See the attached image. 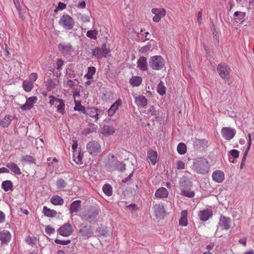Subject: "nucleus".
<instances>
[{"mask_svg":"<svg viewBox=\"0 0 254 254\" xmlns=\"http://www.w3.org/2000/svg\"><path fill=\"white\" fill-rule=\"evenodd\" d=\"M137 67L141 71L147 70V59L144 57H141L137 62Z\"/></svg>","mask_w":254,"mask_h":254,"instance_id":"nucleus-24","label":"nucleus"},{"mask_svg":"<svg viewBox=\"0 0 254 254\" xmlns=\"http://www.w3.org/2000/svg\"><path fill=\"white\" fill-rule=\"evenodd\" d=\"M193 145L195 150L198 151H202L208 147V141L205 139H196L194 142Z\"/></svg>","mask_w":254,"mask_h":254,"instance_id":"nucleus-13","label":"nucleus"},{"mask_svg":"<svg viewBox=\"0 0 254 254\" xmlns=\"http://www.w3.org/2000/svg\"><path fill=\"white\" fill-rule=\"evenodd\" d=\"M155 212L157 216H161L164 212L163 206H158L155 210Z\"/></svg>","mask_w":254,"mask_h":254,"instance_id":"nucleus-58","label":"nucleus"},{"mask_svg":"<svg viewBox=\"0 0 254 254\" xmlns=\"http://www.w3.org/2000/svg\"><path fill=\"white\" fill-rule=\"evenodd\" d=\"M13 183L9 180L3 181L1 184V188L5 191L13 190Z\"/></svg>","mask_w":254,"mask_h":254,"instance_id":"nucleus-34","label":"nucleus"},{"mask_svg":"<svg viewBox=\"0 0 254 254\" xmlns=\"http://www.w3.org/2000/svg\"><path fill=\"white\" fill-rule=\"evenodd\" d=\"M70 240H60L58 239H57L55 240V242L57 244H60L62 245H66L69 244L70 243Z\"/></svg>","mask_w":254,"mask_h":254,"instance_id":"nucleus-55","label":"nucleus"},{"mask_svg":"<svg viewBox=\"0 0 254 254\" xmlns=\"http://www.w3.org/2000/svg\"><path fill=\"white\" fill-rule=\"evenodd\" d=\"M188 211L184 210L181 212V218L179 220V225L182 226H186L188 224Z\"/></svg>","mask_w":254,"mask_h":254,"instance_id":"nucleus-27","label":"nucleus"},{"mask_svg":"<svg viewBox=\"0 0 254 254\" xmlns=\"http://www.w3.org/2000/svg\"><path fill=\"white\" fill-rule=\"evenodd\" d=\"M181 189H190L192 187V183L187 176H183L179 181Z\"/></svg>","mask_w":254,"mask_h":254,"instance_id":"nucleus-18","label":"nucleus"},{"mask_svg":"<svg viewBox=\"0 0 254 254\" xmlns=\"http://www.w3.org/2000/svg\"><path fill=\"white\" fill-rule=\"evenodd\" d=\"M38 77V75L37 73L32 72L30 74V75L29 76V79L28 80H29L34 83L37 80Z\"/></svg>","mask_w":254,"mask_h":254,"instance_id":"nucleus-50","label":"nucleus"},{"mask_svg":"<svg viewBox=\"0 0 254 254\" xmlns=\"http://www.w3.org/2000/svg\"><path fill=\"white\" fill-rule=\"evenodd\" d=\"M59 49L64 54H68L73 51V49L70 43H61L59 45Z\"/></svg>","mask_w":254,"mask_h":254,"instance_id":"nucleus-22","label":"nucleus"},{"mask_svg":"<svg viewBox=\"0 0 254 254\" xmlns=\"http://www.w3.org/2000/svg\"><path fill=\"white\" fill-rule=\"evenodd\" d=\"M157 93L162 96L166 94V88L164 85V83L162 81H160L156 87Z\"/></svg>","mask_w":254,"mask_h":254,"instance_id":"nucleus-38","label":"nucleus"},{"mask_svg":"<svg viewBox=\"0 0 254 254\" xmlns=\"http://www.w3.org/2000/svg\"><path fill=\"white\" fill-rule=\"evenodd\" d=\"M231 227V219L221 215L218 224L217 225V231L219 230H228Z\"/></svg>","mask_w":254,"mask_h":254,"instance_id":"nucleus-6","label":"nucleus"},{"mask_svg":"<svg viewBox=\"0 0 254 254\" xmlns=\"http://www.w3.org/2000/svg\"><path fill=\"white\" fill-rule=\"evenodd\" d=\"M81 201L76 200L72 202L69 207V211L70 213H77L81 207Z\"/></svg>","mask_w":254,"mask_h":254,"instance_id":"nucleus-26","label":"nucleus"},{"mask_svg":"<svg viewBox=\"0 0 254 254\" xmlns=\"http://www.w3.org/2000/svg\"><path fill=\"white\" fill-rule=\"evenodd\" d=\"M178 153L180 155H184L187 152V146L183 142H180L177 146Z\"/></svg>","mask_w":254,"mask_h":254,"instance_id":"nucleus-40","label":"nucleus"},{"mask_svg":"<svg viewBox=\"0 0 254 254\" xmlns=\"http://www.w3.org/2000/svg\"><path fill=\"white\" fill-rule=\"evenodd\" d=\"M147 157L153 165H155L156 163L157 153L155 151L149 150L147 152Z\"/></svg>","mask_w":254,"mask_h":254,"instance_id":"nucleus-35","label":"nucleus"},{"mask_svg":"<svg viewBox=\"0 0 254 254\" xmlns=\"http://www.w3.org/2000/svg\"><path fill=\"white\" fill-rule=\"evenodd\" d=\"M115 169L117 170L120 171L121 172L125 171L126 170V164L123 163V162H121L119 161H116L115 164Z\"/></svg>","mask_w":254,"mask_h":254,"instance_id":"nucleus-46","label":"nucleus"},{"mask_svg":"<svg viewBox=\"0 0 254 254\" xmlns=\"http://www.w3.org/2000/svg\"><path fill=\"white\" fill-rule=\"evenodd\" d=\"M45 231L47 234L51 235L55 232V229L50 226H47L45 228Z\"/></svg>","mask_w":254,"mask_h":254,"instance_id":"nucleus-59","label":"nucleus"},{"mask_svg":"<svg viewBox=\"0 0 254 254\" xmlns=\"http://www.w3.org/2000/svg\"><path fill=\"white\" fill-rule=\"evenodd\" d=\"M72 141H73V144H72V149L73 150V151H74V153L76 152V149H77V146H78V143H77V141L76 140H72Z\"/></svg>","mask_w":254,"mask_h":254,"instance_id":"nucleus-60","label":"nucleus"},{"mask_svg":"<svg viewBox=\"0 0 254 254\" xmlns=\"http://www.w3.org/2000/svg\"><path fill=\"white\" fill-rule=\"evenodd\" d=\"M169 192L164 187H161L158 189L155 193V196L159 198H165L168 196Z\"/></svg>","mask_w":254,"mask_h":254,"instance_id":"nucleus-21","label":"nucleus"},{"mask_svg":"<svg viewBox=\"0 0 254 254\" xmlns=\"http://www.w3.org/2000/svg\"><path fill=\"white\" fill-rule=\"evenodd\" d=\"M98 215L97 210L93 208L88 209L82 213L81 218L82 220L91 222L93 221Z\"/></svg>","mask_w":254,"mask_h":254,"instance_id":"nucleus-9","label":"nucleus"},{"mask_svg":"<svg viewBox=\"0 0 254 254\" xmlns=\"http://www.w3.org/2000/svg\"><path fill=\"white\" fill-rule=\"evenodd\" d=\"M6 166L14 174L18 175L21 174L20 169L15 163L13 162L8 163Z\"/></svg>","mask_w":254,"mask_h":254,"instance_id":"nucleus-30","label":"nucleus"},{"mask_svg":"<svg viewBox=\"0 0 254 254\" xmlns=\"http://www.w3.org/2000/svg\"><path fill=\"white\" fill-rule=\"evenodd\" d=\"M151 12L154 14L152 20L156 23L159 22L166 14V10L164 8H153L151 9Z\"/></svg>","mask_w":254,"mask_h":254,"instance_id":"nucleus-11","label":"nucleus"},{"mask_svg":"<svg viewBox=\"0 0 254 254\" xmlns=\"http://www.w3.org/2000/svg\"><path fill=\"white\" fill-rule=\"evenodd\" d=\"M58 233L62 236L67 237L70 236L72 232L73 228L71 224L65 223L61 226L58 230Z\"/></svg>","mask_w":254,"mask_h":254,"instance_id":"nucleus-14","label":"nucleus"},{"mask_svg":"<svg viewBox=\"0 0 254 254\" xmlns=\"http://www.w3.org/2000/svg\"><path fill=\"white\" fill-rule=\"evenodd\" d=\"M181 194L184 196L189 198H192L194 196L195 193L193 190H191L190 189H181Z\"/></svg>","mask_w":254,"mask_h":254,"instance_id":"nucleus-37","label":"nucleus"},{"mask_svg":"<svg viewBox=\"0 0 254 254\" xmlns=\"http://www.w3.org/2000/svg\"><path fill=\"white\" fill-rule=\"evenodd\" d=\"M11 121V116L9 115L5 116L3 120L0 122V125L3 127L8 126Z\"/></svg>","mask_w":254,"mask_h":254,"instance_id":"nucleus-44","label":"nucleus"},{"mask_svg":"<svg viewBox=\"0 0 254 254\" xmlns=\"http://www.w3.org/2000/svg\"><path fill=\"white\" fill-rule=\"evenodd\" d=\"M66 71V76L67 78H72L76 77V74L74 70L70 68H67Z\"/></svg>","mask_w":254,"mask_h":254,"instance_id":"nucleus-49","label":"nucleus"},{"mask_svg":"<svg viewBox=\"0 0 254 254\" xmlns=\"http://www.w3.org/2000/svg\"><path fill=\"white\" fill-rule=\"evenodd\" d=\"M213 212L212 210L206 209L198 212V216L201 221H206L212 217Z\"/></svg>","mask_w":254,"mask_h":254,"instance_id":"nucleus-16","label":"nucleus"},{"mask_svg":"<svg viewBox=\"0 0 254 254\" xmlns=\"http://www.w3.org/2000/svg\"><path fill=\"white\" fill-rule=\"evenodd\" d=\"M83 153H81V152H75L73 151V160L77 164H82V159H83Z\"/></svg>","mask_w":254,"mask_h":254,"instance_id":"nucleus-36","label":"nucleus"},{"mask_svg":"<svg viewBox=\"0 0 254 254\" xmlns=\"http://www.w3.org/2000/svg\"><path fill=\"white\" fill-rule=\"evenodd\" d=\"M50 99L49 104L51 105H54V102L59 103L57 106V112L62 115L65 113V104L64 100L58 98L54 96L50 95L49 97Z\"/></svg>","mask_w":254,"mask_h":254,"instance_id":"nucleus-8","label":"nucleus"},{"mask_svg":"<svg viewBox=\"0 0 254 254\" xmlns=\"http://www.w3.org/2000/svg\"><path fill=\"white\" fill-rule=\"evenodd\" d=\"M43 212L44 215L48 217H55L57 215V212L54 210L48 208L47 206H44Z\"/></svg>","mask_w":254,"mask_h":254,"instance_id":"nucleus-31","label":"nucleus"},{"mask_svg":"<svg viewBox=\"0 0 254 254\" xmlns=\"http://www.w3.org/2000/svg\"><path fill=\"white\" fill-rule=\"evenodd\" d=\"M115 131V128L113 126H104L102 128V133L106 136L112 135Z\"/></svg>","mask_w":254,"mask_h":254,"instance_id":"nucleus-32","label":"nucleus"},{"mask_svg":"<svg viewBox=\"0 0 254 254\" xmlns=\"http://www.w3.org/2000/svg\"><path fill=\"white\" fill-rule=\"evenodd\" d=\"M128 210L131 212H135L138 210L137 205L134 203H131L128 205Z\"/></svg>","mask_w":254,"mask_h":254,"instance_id":"nucleus-51","label":"nucleus"},{"mask_svg":"<svg viewBox=\"0 0 254 254\" xmlns=\"http://www.w3.org/2000/svg\"><path fill=\"white\" fill-rule=\"evenodd\" d=\"M248 146H247V148L245 151V152L243 154V158H242V159H243V160H246V157L248 154V152L250 149V148H251V146L252 143V135L250 133H249L248 134Z\"/></svg>","mask_w":254,"mask_h":254,"instance_id":"nucleus-39","label":"nucleus"},{"mask_svg":"<svg viewBox=\"0 0 254 254\" xmlns=\"http://www.w3.org/2000/svg\"><path fill=\"white\" fill-rule=\"evenodd\" d=\"M176 166L178 170H182L185 169V164L183 161L178 160L176 162Z\"/></svg>","mask_w":254,"mask_h":254,"instance_id":"nucleus-56","label":"nucleus"},{"mask_svg":"<svg viewBox=\"0 0 254 254\" xmlns=\"http://www.w3.org/2000/svg\"><path fill=\"white\" fill-rule=\"evenodd\" d=\"M238 242L242 244L244 246H246L247 245V239L245 238H242L240 239Z\"/></svg>","mask_w":254,"mask_h":254,"instance_id":"nucleus-63","label":"nucleus"},{"mask_svg":"<svg viewBox=\"0 0 254 254\" xmlns=\"http://www.w3.org/2000/svg\"><path fill=\"white\" fill-rule=\"evenodd\" d=\"M23 90L26 92H30L34 88V83L28 80H24L22 83Z\"/></svg>","mask_w":254,"mask_h":254,"instance_id":"nucleus-33","label":"nucleus"},{"mask_svg":"<svg viewBox=\"0 0 254 254\" xmlns=\"http://www.w3.org/2000/svg\"><path fill=\"white\" fill-rule=\"evenodd\" d=\"M60 80L59 79L49 78L45 82L46 88L48 91H51L59 85Z\"/></svg>","mask_w":254,"mask_h":254,"instance_id":"nucleus-17","label":"nucleus"},{"mask_svg":"<svg viewBox=\"0 0 254 254\" xmlns=\"http://www.w3.org/2000/svg\"><path fill=\"white\" fill-rule=\"evenodd\" d=\"M229 153L232 156L233 159H236L239 156V151L235 149L230 150Z\"/></svg>","mask_w":254,"mask_h":254,"instance_id":"nucleus-52","label":"nucleus"},{"mask_svg":"<svg viewBox=\"0 0 254 254\" xmlns=\"http://www.w3.org/2000/svg\"><path fill=\"white\" fill-rule=\"evenodd\" d=\"M87 121L91 123H98V120L105 114L103 110L94 107L87 108L85 111Z\"/></svg>","mask_w":254,"mask_h":254,"instance_id":"nucleus-2","label":"nucleus"},{"mask_svg":"<svg viewBox=\"0 0 254 254\" xmlns=\"http://www.w3.org/2000/svg\"><path fill=\"white\" fill-rule=\"evenodd\" d=\"M67 84L70 87L72 88L75 86V83L73 80L68 79L67 81Z\"/></svg>","mask_w":254,"mask_h":254,"instance_id":"nucleus-64","label":"nucleus"},{"mask_svg":"<svg viewBox=\"0 0 254 254\" xmlns=\"http://www.w3.org/2000/svg\"><path fill=\"white\" fill-rule=\"evenodd\" d=\"M98 32L96 30H89L87 32L86 36L92 39H96Z\"/></svg>","mask_w":254,"mask_h":254,"instance_id":"nucleus-48","label":"nucleus"},{"mask_svg":"<svg viewBox=\"0 0 254 254\" xmlns=\"http://www.w3.org/2000/svg\"><path fill=\"white\" fill-rule=\"evenodd\" d=\"M86 6V3L84 1L79 2L78 4V8H84Z\"/></svg>","mask_w":254,"mask_h":254,"instance_id":"nucleus-62","label":"nucleus"},{"mask_svg":"<svg viewBox=\"0 0 254 254\" xmlns=\"http://www.w3.org/2000/svg\"><path fill=\"white\" fill-rule=\"evenodd\" d=\"M57 186L59 190H62L65 188L66 186V182L62 179H59L57 181Z\"/></svg>","mask_w":254,"mask_h":254,"instance_id":"nucleus-45","label":"nucleus"},{"mask_svg":"<svg viewBox=\"0 0 254 254\" xmlns=\"http://www.w3.org/2000/svg\"><path fill=\"white\" fill-rule=\"evenodd\" d=\"M0 239L2 244L8 243L11 239V234L7 230H3L0 232Z\"/></svg>","mask_w":254,"mask_h":254,"instance_id":"nucleus-25","label":"nucleus"},{"mask_svg":"<svg viewBox=\"0 0 254 254\" xmlns=\"http://www.w3.org/2000/svg\"><path fill=\"white\" fill-rule=\"evenodd\" d=\"M50 201L54 205H62L64 203V199L58 195H54L51 198Z\"/></svg>","mask_w":254,"mask_h":254,"instance_id":"nucleus-29","label":"nucleus"},{"mask_svg":"<svg viewBox=\"0 0 254 254\" xmlns=\"http://www.w3.org/2000/svg\"><path fill=\"white\" fill-rule=\"evenodd\" d=\"M21 160L22 161L33 162L34 161V159L30 155H25L22 157Z\"/></svg>","mask_w":254,"mask_h":254,"instance_id":"nucleus-57","label":"nucleus"},{"mask_svg":"<svg viewBox=\"0 0 254 254\" xmlns=\"http://www.w3.org/2000/svg\"><path fill=\"white\" fill-rule=\"evenodd\" d=\"M192 168L195 173L205 175L209 172L210 165L206 158L198 157L193 160Z\"/></svg>","mask_w":254,"mask_h":254,"instance_id":"nucleus-1","label":"nucleus"},{"mask_svg":"<svg viewBox=\"0 0 254 254\" xmlns=\"http://www.w3.org/2000/svg\"><path fill=\"white\" fill-rule=\"evenodd\" d=\"M212 177L214 182L222 183L225 178L224 173L222 171L216 170L212 173Z\"/></svg>","mask_w":254,"mask_h":254,"instance_id":"nucleus-19","label":"nucleus"},{"mask_svg":"<svg viewBox=\"0 0 254 254\" xmlns=\"http://www.w3.org/2000/svg\"><path fill=\"white\" fill-rule=\"evenodd\" d=\"M142 79L139 76H132L129 79V83L133 87L138 86L142 83Z\"/></svg>","mask_w":254,"mask_h":254,"instance_id":"nucleus-28","label":"nucleus"},{"mask_svg":"<svg viewBox=\"0 0 254 254\" xmlns=\"http://www.w3.org/2000/svg\"><path fill=\"white\" fill-rule=\"evenodd\" d=\"M103 191L107 196H111L112 194V188L108 184H105L103 187Z\"/></svg>","mask_w":254,"mask_h":254,"instance_id":"nucleus-42","label":"nucleus"},{"mask_svg":"<svg viewBox=\"0 0 254 254\" xmlns=\"http://www.w3.org/2000/svg\"><path fill=\"white\" fill-rule=\"evenodd\" d=\"M64 64V62L61 59H58L56 62V68L57 70H60L62 69V67Z\"/></svg>","mask_w":254,"mask_h":254,"instance_id":"nucleus-53","label":"nucleus"},{"mask_svg":"<svg viewBox=\"0 0 254 254\" xmlns=\"http://www.w3.org/2000/svg\"><path fill=\"white\" fill-rule=\"evenodd\" d=\"M38 98L36 96H32L28 98L26 103L21 107L23 111L29 110L32 109L34 104L37 102Z\"/></svg>","mask_w":254,"mask_h":254,"instance_id":"nucleus-15","label":"nucleus"},{"mask_svg":"<svg viewBox=\"0 0 254 254\" xmlns=\"http://www.w3.org/2000/svg\"><path fill=\"white\" fill-rule=\"evenodd\" d=\"M75 106L74 107V111H81L84 114H85V111H86V108H85L84 106H83L80 102L76 101L75 100H74Z\"/></svg>","mask_w":254,"mask_h":254,"instance_id":"nucleus-43","label":"nucleus"},{"mask_svg":"<svg viewBox=\"0 0 254 254\" xmlns=\"http://www.w3.org/2000/svg\"><path fill=\"white\" fill-rule=\"evenodd\" d=\"M96 68L94 66L89 67L87 73L84 75V77L87 79H91L93 78V75L95 73Z\"/></svg>","mask_w":254,"mask_h":254,"instance_id":"nucleus-41","label":"nucleus"},{"mask_svg":"<svg viewBox=\"0 0 254 254\" xmlns=\"http://www.w3.org/2000/svg\"><path fill=\"white\" fill-rule=\"evenodd\" d=\"M25 242L28 244L33 246L37 242V239L35 237L28 236L25 239Z\"/></svg>","mask_w":254,"mask_h":254,"instance_id":"nucleus-47","label":"nucleus"},{"mask_svg":"<svg viewBox=\"0 0 254 254\" xmlns=\"http://www.w3.org/2000/svg\"><path fill=\"white\" fill-rule=\"evenodd\" d=\"M217 71L220 76L225 81L230 79L229 74L231 71L230 66L225 63L218 64L217 67Z\"/></svg>","mask_w":254,"mask_h":254,"instance_id":"nucleus-4","label":"nucleus"},{"mask_svg":"<svg viewBox=\"0 0 254 254\" xmlns=\"http://www.w3.org/2000/svg\"><path fill=\"white\" fill-rule=\"evenodd\" d=\"M74 20L68 14L62 16L59 21V24L66 30H71L74 25Z\"/></svg>","mask_w":254,"mask_h":254,"instance_id":"nucleus-7","label":"nucleus"},{"mask_svg":"<svg viewBox=\"0 0 254 254\" xmlns=\"http://www.w3.org/2000/svg\"><path fill=\"white\" fill-rule=\"evenodd\" d=\"M221 132L222 137L227 140L232 139L236 133V130L231 127H223Z\"/></svg>","mask_w":254,"mask_h":254,"instance_id":"nucleus-12","label":"nucleus"},{"mask_svg":"<svg viewBox=\"0 0 254 254\" xmlns=\"http://www.w3.org/2000/svg\"><path fill=\"white\" fill-rule=\"evenodd\" d=\"M152 47V44L149 42L146 45L141 47L140 51L142 53H146L149 51Z\"/></svg>","mask_w":254,"mask_h":254,"instance_id":"nucleus-54","label":"nucleus"},{"mask_svg":"<svg viewBox=\"0 0 254 254\" xmlns=\"http://www.w3.org/2000/svg\"><path fill=\"white\" fill-rule=\"evenodd\" d=\"M86 149L89 153L92 155H96L101 152V146L98 142L95 141L88 143Z\"/></svg>","mask_w":254,"mask_h":254,"instance_id":"nucleus-10","label":"nucleus"},{"mask_svg":"<svg viewBox=\"0 0 254 254\" xmlns=\"http://www.w3.org/2000/svg\"><path fill=\"white\" fill-rule=\"evenodd\" d=\"M110 52V49L107 47L106 44H103L101 48H93L91 50L92 56L98 59L106 57Z\"/></svg>","mask_w":254,"mask_h":254,"instance_id":"nucleus-5","label":"nucleus"},{"mask_svg":"<svg viewBox=\"0 0 254 254\" xmlns=\"http://www.w3.org/2000/svg\"><path fill=\"white\" fill-rule=\"evenodd\" d=\"M122 103V100L118 99L117 100L108 110V116L112 117L115 114L116 111L118 109L119 107Z\"/></svg>","mask_w":254,"mask_h":254,"instance_id":"nucleus-23","label":"nucleus"},{"mask_svg":"<svg viewBox=\"0 0 254 254\" xmlns=\"http://www.w3.org/2000/svg\"><path fill=\"white\" fill-rule=\"evenodd\" d=\"M165 60L159 55L151 57L149 64L151 68L155 70H160L165 66Z\"/></svg>","mask_w":254,"mask_h":254,"instance_id":"nucleus-3","label":"nucleus"},{"mask_svg":"<svg viewBox=\"0 0 254 254\" xmlns=\"http://www.w3.org/2000/svg\"><path fill=\"white\" fill-rule=\"evenodd\" d=\"M135 103L138 107H141L142 108H146L148 100L146 97L144 95H139L135 98Z\"/></svg>","mask_w":254,"mask_h":254,"instance_id":"nucleus-20","label":"nucleus"},{"mask_svg":"<svg viewBox=\"0 0 254 254\" xmlns=\"http://www.w3.org/2000/svg\"><path fill=\"white\" fill-rule=\"evenodd\" d=\"M65 8H66V4H64V3L60 2L57 9H64Z\"/></svg>","mask_w":254,"mask_h":254,"instance_id":"nucleus-61","label":"nucleus"}]
</instances>
